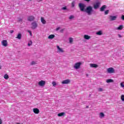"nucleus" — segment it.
Listing matches in <instances>:
<instances>
[{"label": "nucleus", "instance_id": "obj_1", "mask_svg": "<svg viewBox=\"0 0 124 124\" xmlns=\"http://www.w3.org/2000/svg\"><path fill=\"white\" fill-rule=\"evenodd\" d=\"M78 6L80 11L83 12L85 11V8H86V5H85V4L79 3L78 4Z\"/></svg>", "mask_w": 124, "mask_h": 124}, {"label": "nucleus", "instance_id": "obj_2", "mask_svg": "<svg viewBox=\"0 0 124 124\" xmlns=\"http://www.w3.org/2000/svg\"><path fill=\"white\" fill-rule=\"evenodd\" d=\"M84 11L88 13V15H91L92 11H93V8L91 6L87 7L86 9Z\"/></svg>", "mask_w": 124, "mask_h": 124}, {"label": "nucleus", "instance_id": "obj_3", "mask_svg": "<svg viewBox=\"0 0 124 124\" xmlns=\"http://www.w3.org/2000/svg\"><path fill=\"white\" fill-rule=\"evenodd\" d=\"M101 3H100V2L98 1L95 2L94 4H93V8L94 9H97V8H99V6L101 5Z\"/></svg>", "mask_w": 124, "mask_h": 124}, {"label": "nucleus", "instance_id": "obj_4", "mask_svg": "<svg viewBox=\"0 0 124 124\" xmlns=\"http://www.w3.org/2000/svg\"><path fill=\"white\" fill-rule=\"evenodd\" d=\"M46 84V81H45V80H42L38 82V85L40 86V87H44Z\"/></svg>", "mask_w": 124, "mask_h": 124}, {"label": "nucleus", "instance_id": "obj_5", "mask_svg": "<svg viewBox=\"0 0 124 124\" xmlns=\"http://www.w3.org/2000/svg\"><path fill=\"white\" fill-rule=\"evenodd\" d=\"M107 72L109 74L115 73V70L112 67L108 68L107 69Z\"/></svg>", "mask_w": 124, "mask_h": 124}, {"label": "nucleus", "instance_id": "obj_6", "mask_svg": "<svg viewBox=\"0 0 124 124\" xmlns=\"http://www.w3.org/2000/svg\"><path fill=\"white\" fill-rule=\"evenodd\" d=\"M1 44L2 46H4V47H7L8 43H7V40H3L1 41Z\"/></svg>", "mask_w": 124, "mask_h": 124}, {"label": "nucleus", "instance_id": "obj_7", "mask_svg": "<svg viewBox=\"0 0 124 124\" xmlns=\"http://www.w3.org/2000/svg\"><path fill=\"white\" fill-rule=\"evenodd\" d=\"M37 27V23L36 22H33L31 23V29L34 30Z\"/></svg>", "mask_w": 124, "mask_h": 124}, {"label": "nucleus", "instance_id": "obj_8", "mask_svg": "<svg viewBox=\"0 0 124 124\" xmlns=\"http://www.w3.org/2000/svg\"><path fill=\"white\" fill-rule=\"evenodd\" d=\"M56 47L57 49V53L58 54H61V53H62V48H61L59 46H57Z\"/></svg>", "mask_w": 124, "mask_h": 124}, {"label": "nucleus", "instance_id": "obj_9", "mask_svg": "<svg viewBox=\"0 0 124 124\" xmlns=\"http://www.w3.org/2000/svg\"><path fill=\"white\" fill-rule=\"evenodd\" d=\"M81 62H77L74 65V67L76 68V69H79V67L81 66Z\"/></svg>", "mask_w": 124, "mask_h": 124}, {"label": "nucleus", "instance_id": "obj_10", "mask_svg": "<svg viewBox=\"0 0 124 124\" xmlns=\"http://www.w3.org/2000/svg\"><path fill=\"white\" fill-rule=\"evenodd\" d=\"M110 21H115L117 19V16H110L109 18Z\"/></svg>", "mask_w": 124, "mask_h": 124}, {"label": "nucleus", "instance_id": "obj_11", "mask_svg": "<svg viewBox=\"0 0 124 124\" xmlns=\"http://www.w3.org/2000/svg\"><path fill=\"white\" fill-rule=\"evenodd\" d=\"M106 5H103L100 9V11H101V12H103V11H104V10H105V9H106Z\"/></svg>", "mask_w": 124, "mask_h": 124}, {"label": "nucleus", "instance_id": "obj_12", "mask_svg": "<svg viewBox=\"0 0 124 124\" xmlns=\"http://www.w3.org/2000/svg\"><path fill=\"white\" fill-rule=\"evenodd\" d=\"M33 112L35 114H39V109L37 108H34L33 109Z\"/></svg>", "mask_w": 124, "mask_h": 124}, {"label": "nucleus", "instance_id": "obj_13", "mask_svg": "<svg viewBox=\"0 0 124 124\" xmlns=\"http://www.w3.org/2000/svg\"><path fill=\"white\" fill-rule=\"evenodd\" d=\"M41 23H42V24H43L44 25H45V24H46V21L45 20V19L44 18V17H41Z\"/></svg>", "mask_w": 124, "mask_h": 124}, {"label": "nucleus", "instance_id": "obj_14", "mask_svg": "<svg viewBox=\"0 0 124 124\" xmlns=\"http://www.w3.org/2000/svg\"><path fill=\"white\" fill-rule=\"evenodd\" d=\"M70 83V80L69 79H65L62 81V84H69Z\"/></svg>", "mask_w": 124, "mask_h": 124}, {"label": "nucleus", "instance_id": "obj_15", "mask_svg": "<svg viewBox=\"0 0 124 124\" xmlns=\"http://www.w3.org/2000/svg\"><path fill=\"white\" fill-rule=\"evenodd\" d=\"M28 21H33L34 20V17L33 16H30L28 17Z\"/></svg>", "mask_w": 124, "mask_h": 124}, {"label": "nucleus", "instance_id": "obj_16", "mask_svg": "<svg viewBox=\"0 0 124 124\" xmlns=\"http://www.w3.org/2000/svg\"><path fill=\"white\" fill-rule=\"evenodd\" d=\"M98 65H97V64H94V63L90 64V67L96 68V67H98Z\"/></svg>", "mask_w": 124, "mask_h": 124}, {"label": "nucleus", "instance_id": "obj_17", "mask_svg": "<svg viewBox=\"0 0 124 124\" xmlns=\"http://www.w3.org/2000/svg\"><path fill=\"white\" fill-rule=\"evenodd\" d=\"M84 39H86L87 40H89V39H91V36L85 34V35H84Z\"/></svg>", "mask_w": 124, "mask_h": 124}, {"label": "nucleus", "instance_id": "obj_18", "mask_svg": "<svg viewBox=\"0 0 124 124\" xmlns=\"http://www.w3.org/2000/svg\"><path fill=\"white\" fill-rule=\"evenodd\" d=\"M55 37V35L54 34H51L48 37V39H53Z\"/></svg>", "mask_w": 124, "mask_h": 124}, {"label": "nucleus", "instance_id": "obj_19", "mask_svg": "<svg viewBox=\"0 0 124 124\" xmlns=\"http://www.w3.org/2000/svg\"><path fill=\"white\" fill-rule=\"evenodd\" d=\"M69 40L70 44H72V43H73V41H74L73 38H72V37L69 38Z\"/></svg>", "mask_w": 124, "mask_h": 124}, {"label": "nucleus", "instance_id": "obj_20", "mask_svg": "<svg viewBox=\"0 0 124 124\" xmlns=\"http://www.w3.org/2000/svg\"><path fill=\"white\" fill-rule=\"evenodd\" d=\"M113 82H114V80L112 79H107V83H113Z\"/></svg>", "mask_w": 124, "mask_h": 124}, {"label": "nucleus", "instance_id": "obj_21", "mask_svg": "<svg viewBox=\"0 0 124 124\" xmlns=\"http://www.w3.org/2000/svg\"><path fill=\"white\" fill-rule=\"evenodd\" d=\"M16 38H17L18 39H21V38H22V34L21 33H18Z\"/></svg>", "mask_w": 124, "mask_h": 124}, {"label": "nucleus", "instance_id": "obj_22", "mask_svg": "<svg viewBox=\"0 0 124 124\" xmlns=\"http://www.w3.org/2000/svg\"><path fill=\"white\" fill-rule=\"evenodd\" d=\"M31 65H34L37 64V62L36 61H32L31 63Z\"/></svg>", "mask_w": 124, "mask_h": 124}, {"label": "nucleus", "instance_id": "obj_23", "mask_svg": "<svg viewBox=\"0 0 124 124\" xmlns=\"http://www.w3.org/2000/svg\"><path fill=\"white\" fill-rule=\"evenodd\" d=\"M97 35H102V31H100L96 33Z\"/></svg>", "mask_w": 124, "mask_h": 124}, {"label": "nucleus", "instance_id": "obj_24", "mask_svg": "<svg viewBox=\"0 0 124 124\" xmlns=\"http://www.w3.org/2000/svg\"><path fill=\"white\" fill-rule=\"evenodd\" d=\"M105 117V115L103 112L100 113V118H104Z\"/></svg>", "mask_w": 124, "mask_h": 124}, {"label": "nucleus", "instance_id": "obj_25", "mask_svg": "<svg viewBox=\"0 0 124 124\" xmlns=\"http://www.w3.org/2000/svg\"><path fill=\"white\" fill-rule=\"evenodd\" d=\"M4 79H6V80H7L9 78V77H8V75L7 74H6L4 76Z\"/></svg>", "mask_w": 124, "mask_h": 124}, {"label": "nucleus", "instance_id": "obj_26", "mask_svg": "<svg viewBox=\"0 0 124 124\" xmlns=\"http://www.w3.org/2000/svg\"><path fill=\"white\" fill-rule=\"evenodd\" d=\"M52 84L53 86V87H56V86H57V83L55 81H53L52 82Z\"/></svg>", "mask_w": 124, "mask_h": 124}, {"label": "nucleus", "instance_id": "obj_27", "mask_svg": "<svg viewBox=\"0 0 124 124\" xmlns=\"http://www.w3.org/2000/svg\"><path fill=\"white\" fill-rule=\"evenodd\" d=\"M117 30H123V25H120L119 27H118Z\"/></svg>", "mask_w": 124, "mask_h": 124}, {"label": "nucleus", "instance_id": "obj_28", "mask_svg": "<svg viewBox=\"0 0 124 124\" xmlns=\"http://www.w3.org/2000/svg\"><path fill=\"white\" fill-rule=\"evenodd\" d=\"M31 44H32V42H31V41H30L28 42V46H31Z\"/></svg>", "mask_w": 124, "mask_h": 124}, {"label": "nucleus", "instance_id": "obj_29", "mask_svg": "<svg viewBox=\"0 0 124 124\" xmlns=\"http://www.w3.org/2000/svg\"><path fill=\"white\" fill-rule=\"evenodd\" d=\"M109 13V10H107L106 11H105V15H107Z\"/></svg>", "mask_w": 124, "mask_h": 124}, {"label": "nucleus", "instance_id": "obj_30", "mask_svg": "<svg viewBox=\"0 0 124 124\" xmlns=\"http://www.w3.org/2000/svg\"><path fill=\"white\" fill-rule=\"evenodd\" d=\"M69 19H70V20H71L72 19H74V16H70L69 17Z\"/></svg>", "mask_w": 124, "mask_h": 124}, {"label": "nucleus", "instance_id": "obj_31", "mask_svg": "<svg viewBox=\"0 0 124 124\" xmlns=\"http://www.w3.org/2000/svg\"><path fill=\"white\" fill-rule=\"evenodd\" d=\"M121 98L122 101H124V95H122L121 96Z\"/></svg>", "mask_w": 124, "mask_h": 124}, {"label": "nucleus", "instance_id": "obj_32", "mask_svg": "<svg viewBox=\"0 0 124 124\" xmlns=\"http://www.w3.org/2000/svg\"><path fill=\"white\" fill-rule=\"evenodd\" d=\"M120 85H121V88H124V82H121V83H120Z\"/></svg>", "mask_w": 124, "mask_h": 124}, {"label": "nucleus", "instance_id": "obj_33", "mask_svg": "<svg viewBox=\"0 0 124 124\" xmlns=\"http://www.w3.org/2000/svg\"><path fill=\"white\" fill-rule=\"evenodd\" d=\"M72 6L74 7L75 6V2L73 1L72 2Z\"/></svg>", "mask_w": 124, "mask_h": 124}, {"label": "nucleus", "instance_id": "obj_34", "mask_svg": "<svg viewBox=\"0 0 124 124\" xmlns=\"http://www.w3.org/2000/svg\"><path fill=\"white\" fill-rule=\"evenodd\" d=\"M57 116H58V117H62V112L59 113Z\"/></svg>", "mask_w": 124, "mask_h": 124}, {"label": "nucleus", "instance_id": "obj_35", "mask_svg": "<svg viewBox=\"0 0 124 124\" xmlns=\"http://www.w3.org/2000/svg\"><path fill=\"white\" fill-rule=\"evenodd\" d=\"M28 32L30 33L31 36H32V34L31 33V31H28Z\"/></svg>", "mask_w": 124, "mask_h": 124}, {"label": "nucleus", "instance_id": "obj_36", "mask_svg": "<svg viewBox=\"0 0 124 124\" xmlns=\"http://www.w3.org/2000/svg\"><path fill=\"white\" fill-rule=\"evenodd\" d=\"M98 91L99 92H103V89L102 88H100L98 89Z\"/></svg>", "mask_w": 124, "mask_h": 124}, {"label": "nucleus", "instance_id": "obj_37", "mask_svg": "<svg viewBox=\"0 0 124 124\" xmlns=\"http://www.w3.org/2000/svg\"><path fill=\"white\" fill-rule=\"evenodd\" d=\"M61 30V27H58L57 28H56V31H59V30Z\"/></svg>", "mask_w": 124, "mask_h": 124}, {"label": "nucleus", "instance_id": "obj_38", "mask_svg": "<svg viewBox=\"0 0 124 124\" xmlns=\"http://www.w3.org/2000/svg\"><path fill=\"white\" fill-rule=\"evenodd\" d=\"M67 8H66V6L63 7L62 8V10H66Z\"/></svg>", "mask_w": 124, "mask_h": 124}, {"label": "nucleus", "instance_id": "obj_39", "mask_svg": "<svg viewBox=\"0 0 124 124\" xmlns=\"http://www.w3.org/2000/svg\"><path fill=\"white\" fill-rule=\"evenodd\" d=\"M121 19L122 20H123V21H124V16L122 15V17H121Z\"/></svg>", "mask_w": 124, "mask_h": 124}, {"label": "nucleus", "instance_id": "obj_40", "mask_svg": "<svg viewBox=\"0 0 124 124\" xmlns=\"http://www.w3.org/2000/svg\"><path fill=\"white\" fill-rule=\"evenodd\" d=\"M0 124H2V120L0 118Z\"/></svg>", "mask_w": 124, "mask_h": 124}, {"label": "nucleus", "instance_id": "obj_41", "mask_svg": "<svg viewBox=\"0 0 124 124\" xmlns=\"http://www.w3.org/2000/svg\"><path fill=\"white\" fill-rule=\"evenodd\" d=\"M10 33H13V32H14V31L13 30H11L10 31Z\"/></svg>", "mask_w": 124, "mask_h": 124}, {"label": "nucleus", "instance_id": "obj_42", "mask_svg": "<svg viewBox=\"0 0 124 124\" xmlns=\"http://www.w3.org/2000/svg\"><path fill=\"white\" fill-rule=\"evenodd\" d=\"M118 36L119 37H122V35H121L120 34H118Z\"/></svg>", "mask_w": 124, "mask_h": 124}, {"label": "nucleus", "instance_id": "obj_43", "mask_svg": "<svg viewBox=\"0 0 124 124\" xmlns=\"http://www.w3.org/2000/svg\"><path fill=\"white\" fill-rule=\"evenodd\" d=\"M85 0V1H90V0Z\"/></svg>", "mask_w": 124, "mask_h": 124}, {"label": "nucleus", "instance_id": "obj_44", "mask_svg": "<svg viewBox=\"0 0 124 124\" xmlns=\"http://www.w3.org/2000/svg\"><path fill=\"white\" fill-rule=\"evenodd\" d=\"M62 116H64V112H62Z\"/></svg>", "mask_w": 124, "mask_h": 124}, {"label": "nucleus", "instance_id": "obj_45", "mask_svg": "<svg viewBox=\"0 0 124 124\" xmlns=\"http://www.w3.org/2000/svg\"><path fill=\"white\" fill-rule=\"evenodd\" d=\"M86 76L88 77V76H89V75L86 74Z\"/></svg>", "mask_w": 124, "mask_h": 124}, {"label": "nucleus", "instance_id": "obj_46", "mask_svg": "<svg viewBox=\"0 0 124 124\" xmlns=\"http://www.w3.org/2000/svg\"><path fill=\"white\" fill-rule=\"evenodd\" d=\"M86 108H89V106H87Z\"/></svg>", "mask_w": 124, "mask_h": 124}, {"label": "nucleus", "instance_id": "obj_47", "mask_svg": "<svg viewBox=\"0 0 124 124\" xmlns=\"http://www.w3.org/2000/svg\"><path fill=\"white\" fill-rule=\"evenodd\" d=\"M40 0V1H42V0Z\"/></svg>", "mask_w": 124, "mask_h": 124}, {"label": "nucleus", "instance_id": "obj_48", "mask_svg": "<svg viewBox=\"0 0 124 124\" xmlns=\"http://www.w3.org/2000/svg\"><path fill=\"white\" fill-rule=\"evenodd\" d=\"M0 69H1V67H0Z\"/></svg>", "mask_w": 124, "mask_h": 124}]
</instances>
